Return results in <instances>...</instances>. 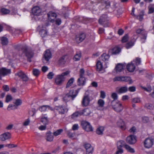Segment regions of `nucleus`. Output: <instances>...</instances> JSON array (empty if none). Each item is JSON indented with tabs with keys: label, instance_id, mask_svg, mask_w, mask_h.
I'll use <instances>...</instances> for the list:
<instances>
[{
	"label": "nucleus",
	"instance_id": "23",
	"mask_svg": "<svg viewBox=\"0 0 154 154\" xmlns=\"http://www.w3.org/2000/svg\"><path fill=\"white\" fill-rule=\"evenodd\" d=\"M105 102L103 100L99 99L98 101V106L97 108L98 110H102L103 109V106Z\"/></svg>",
	"mask_w": 154,
	"mask_h": 154
},
{
	"label": "nucleus",
	"instance_id": "31",
	"mask_svg": "<svg viewBox=\"0 0 154 154\" xmlns=\"http://www.w3.org/2000/svg\"><path fill=\"white\" fill-rule=\"evenodd\" d=\"M109 57V56L108 55H107L105 53H104L101 56L100 58L103 61L106 62L108 60Z\"/></svg>",
	"mask_w": 154,
	"mask_h": 154
},
{
	"label": "nucleus",
	"instance_id": "60",
	"mask_svg": "<svg viewBox=\"0 0 154 154\" xmlns=\"http://www.w3.org/2000/svg\"><path fill=\"white\" fill-rule=\"evenodd\" d=\"M112 97L114 99L113 100H116L118 98V95L115 93H113L111 95Z\"/></svg>",
	"mask_w": 154,
	"mask_h": 154
},
{
	"label": "nucleus",
	"instance_id": "26",
	"mask_svg": "<svg viewBox=\"0 0 154 154\" xmlns=\"http://www.w3.org/2000/svg\"><path fill=\"white\" fill-rule=\"evenodd\" d=\"M124 68L125 66H123V64L119 63L116 66L115 69L116 72H121Z\"/></svg>",
	"mask_w": 154,
	"mask_h": 154
},
{
	"label": "nucleus",
	"instance_id": "16",
	"mask_svg": "<svg viewBox=\"0 0 154 154\" xmlns=\"http://www.w3.org/2000/svg\"><path fill=\"white\" fill-rule=\"evenodd\" d=\"M86 37L85 33H82L77 35L76 36L75 39L76 42L80 43L85 39Z\"/></svg>",
	"mask_w": 154,
	"mask_h": 154
},
{
	"label": "nucleus",
	"instance_id": "1",
	"mask_svg": "<svg viewBox=\"0 0 154 154\" xmlns=\"http://www.w3.org/2000/svg\"><path fill=\"white\" fill-rule=\"evenodd\" d=\"M19 54L20 56H25L27 58V60L31 62V58L33 56V52L29 49L26 45H23L21 48V49L19 51Z\"/></svg>",
	"mask_w": 154,
	"mask_h": 154
},
{
	"label": "nucleus",
	"instance_id": "20",
	"mask_svg": "<svg viewBox=\"0 0 154 154\" xmlns=\"http://www.w3.org/2000/svg\"><path fill=\"white\" fill-rule=\"evenodd\" d=\"M51 54L50 51L47 50L45 51L43 57L46 61H48L51 57Z\"/></svg>",
	"mask_w": 154,
	"mask_h": 154
},
{
	"label": "nucleus",
	"instance_id": "25",
	"mask_svg": "<svg viewBox=\"0 0 154 154\" xmlns=\"http://www.w3.org/2000/svg\"><path fill=\"white\" fill-rule=\"evenodd\" d=\"M66 56H64L60 58L58 61V63L60 65L64 64L66 61Z\"/></svg>",
	"mask_w": 154,
	"mask_h": 154
},
{
	"label": "nucleus",
	"instance_id": "43",
	"mask_svg": "<svg viewBox=\"0 0 154 154\" xmlns=\"http://www.w3.org/2000/svg\"><path fill=\"white\" fill-rule=\"evenodd\" d=\"M1 12L3 14H6L9 13L10 11L8 9L3 8L1 9Z\"/></svg>",
	"mask_w": 154,
	"mask_h": 154
},
{
	"label": "nucleus",
	"instance_id": "7",
	"mask_svg": "<svg viewBox=\"0 0 154 154\" xmlns=\"http://www.w3.org/2000/svg\"><path fill=\"white\" fill-rule=\"evenodd\" d=\"M99 22L100 24L102 25L104 27L108 26L109 23L106 15H102L99 19Z\"/></svg>",
	"mask_w": 154,
	"mask_h": 154
},
{
	"label": "nucleus",
	"instance_id": "37",
	"mask_svg": "<svg viewBox=\"0 0 154 154\" xmlns=\"http://www.w3.org/2000/svg\"><path fill=\"white\" fill-rule=\"evenodd\" d=\"M1 43L3 45H6L8 43V40L7 38L2 37L1 39Z\"/></svg>",
	"mask_w": 154,
	"mask_h": 154
},
{
	"label": "nucleus",
	"instance_id": "56",
	"mask_svg": "<svg viewBox=\"0 0 154 154\" xmlns=\"http://www.w3.org/2000/svg\"><path fill=\"white\" fill-rule=\"evenodd\" d=\"M137 129L135 127H133L129 130V131L132 133L134 134L136 132Z\"/></svg>",
	"mask_w": 154,
	"mask_h": 154
},
{
	"label": "nucleus",
	"instance_id": "27",
	"mask_svg": "<svg viewBox=\"0 0 154 154\" xmlns=\"http://www.w3.org/2000/svg\"><path fill=\"white\" fill-rule=\"evenodd\" d=\"M125 143L123 140H121L119 141L117 143V149H122V147L126 145Z\"/></svg>",
	"mask_w": 154,
	"mask_h": 154
},
{
	"label": "nucleus",
	"instance_id": "15",
	"mask_svg": "<svg viewBox=\"0 0 154 154\" xmlns=\"http://www.w3.org/2000/svg\"><path fill=\"white\" fill-rule=\"evenodd\" d=\"M54 109L57 111L60 114H64L67 112L68 109L62 106H56L54 107Z\"/></svg>",
	"mask_w": 154,
	"mask_h": 154
},
{
	"label": "nucleus",
	"instance_id": "38",
	"mask_svg": "<svg viewBox=\"0 0 154 154\" xmlns=\"http://www.w3.org/2000/svg\"><path fill=\"white\" fill-rule=\"evenodd\" d=\"M145 107L146 109L150 110H153L154 107V106L152 104L149 103L146 104Z\"/></svg>",
	"mask_w": 154,
	"mask_h": 154
},
{
	"label": "nucleus",
	"instance_id": "13",
	"mask_svg": "<svg viewBox=\"0 0 154 154\" xmlns=\"http://www.w3.org/2000/svg\"><path fill=\"white\" fill-rule=\"evenodd\" d=\"M11 73V70L5 68H0V79L2 80V76H5Z\"/></svg>",
	"mask_w": 154,
	"mask_h": 154
},
{
	"label": "nucleus",
	"instance_id": "44",
	"mask_svg": "<svg viewBox=\"0 0 154 154\" xmlns=\"http://www.w3.org/2000/svg\"><path fill=\"white\" fill-rule=\"evenodd\" d=\"M74 81V79L73 78H71L68 81L66 85V88H67L68 87L71 86L73 82Z\"/></svg>",
	"mask_w": 154,
	"mask_h": 154
},
{
	"label": "nucleus",
	"instance_id": "3",
	"mask_svg": "<svg viewBox=\"0 0 154 154\" xmlns=\"http://www.w3.org/2000/svg\"><path fill=\"white\" fill-rule=\"evenodd\" d=\"M77 94L75 91L74 92L73 90L70 91L69 94H67L63 96V100L66 102L68 101L71 100H73Z\"/></svg>",
	"mask_w": 154,
	"mask_h": 154
},
{
	"label": "nucleus",
	"instance_id": "18",
	"mask_svg": "<svg viewBox=\"0 0 154 154\" xmlns=\"http://www.w3.org/2000/svg\"><path fill=\"white\" fill-rule=\"evenodd\" d=\"M84 146L86 149L87 154H92L93 151V148L89 143H86Z\"/></svg>",
	"mask_w": 154,
	"mask_h": 154
},
{
	"label": "nucleus",
	"instance_id": "36",
	"mask_svg": "<svg viewBox=\"0 0 154 154\" xmlns=\"http://www.w3.org/2000/svg\"><path fill=\"white\" fill-rule=\"evenodd\" d=\"M81 57V54L80 52H78L75 55L73 60L75 61H78L80 60Z\"/></svg>",
	"mask_w": 154,
	"mask_h": 154
},
{
	"label": "nucleus",
	"instance_id": "61",
	"mask_svg": "<svg viewBox=\"0 0 154 154\" xmlns=\"http://www.w3.org/2000/svg\"><path fill=\"white\" fill-rule=\"evenodd\" d=\"M149 119L148 117L144 116L142 118V121L144 123L147 122L149 121Z\"/></svg>",
	"mask_w": 154,
	"mask_h": 154
},
{
	"label": "nucleus",
	"instance_id": "4",
	"mask_svg": "<svg viewBox=\"0 0 154 154\" xmlns=\"http://www.w3.org/2000/svg\"><path fill=\"white\" fill-rule=\"evenodd\" d=\"M112 106L113 109L117 112H121L123 109L122 104L116 101L113 100L112 102Z\"/></svg>",
	"mask_w": 154,
	"mask_h": 154
},
{
	"label": "nucleus",
	"instance_id": "47",
	"mask_svg": "<svg viewBox=\"0 0 154 154\" xmlns=\"http://www.w3.org/2000/svg\"><path fill=\"white\" fill-rule=\"evenodd\" d=\"M17 108V106L14 105L9 104L8 106L7 109L8 110H14Z\"/></svg>",
	"mask_w": 154,
	"mask_h": 154
},
{
	"label": "nucleus",
	"instance_id": "14",
	"mask_svg": "<svg viewBox=\"0 0 154 154\" xmlns=\"http://www.w3.org/2000/svg\"><path fill=\"white\" fill-rule=\"evenodd\" d=\"M136 33L137 34H141L142 36L141 37V39L144 40V41L146 39L147 36V33L145 31L142 29H137L136 31Z\"/></svg>",
	"mask_w": 154,
	"mask_h": 154
},
{
	"label": "nucleus",
	"instance_id": "41",
	"mask_svg": "<svg viewBox=\"0 0 154 154\" xmlns=\"http://www.w3.org/2000/svg\"><path fill=\"white\" fill-rule=\"evenodd\" d=\"M48 18L49 19H51V17H56L57 16V15L56 13H55L52 12V11H50L49 12L48 14Z\"/></svg>",
	"mask_w": 154,
	"mask_h": 154
},
{
	"label": "nucleus",
	"instance_id": "21",
	"mask_svg": "<svg viewBox=\"0 0 154 154\" xmlns=\"http://www.w3.org/2000/svg\"><path fill=\"white\" fill-rule=\"evenodd\" d=\"M127 70L130 72H132L134 71L135 69V66L133 62L129 63L127 66Z\"/></svg>",
	"mask_w": 154,
	"mask_h": 154
},
{
	"label": "nucleus",
	"instance_id": "52",
	"mask_svg": "<svg viewBox=\"0 0 154 154\" xmlns=\"http://www.w3.org/2000/svg\"><path fill=\"white\" fill-rule=\"evenodd\" d=\"M12 98L10 95H7L6 97L5 102L8 103L12 100Z\"/></svg>",
	"mask_w": 154,
	"mask_h": 154
},
{
	"label": "nucleus",
	"instance_id": "33",
	"mask_svg": "<svg viewBox=\"0 0 154 154\" xmlns=\"http://www.w3.org/2000/svg\"><path fill=\"white\" fill-rule=\"evenodd\" d=\"M47 108H48L51 110H53V109L48 105H43L40 107L39 108V110L41 112L45 111L46 110Z\"/></svg>",
	"mask_w": 154,
	"mask_h": 154
},
{
	"label": "nucleus",
	"instance_id": "53",
	"mask_svg": "<svg viewBox=\"0 0 154 154\" xmlns=\"http://www.w3.org/2000/svg\"><path fill=\"white\" fill-rule=\"evenodd\" d=\"M132 62H135L137 65H138L140 64L141 63L140 59L138 57H137L136 58L135 60H134Z\"/></svg>",
	"mask_w": 154,
	"mask_h": 154
},
{
	"label": "nucleus",
	"instance_id": "34",
	"mask_svg": "<svg viewBox=\"0 0 154 154\" xmlns=\"http://www.w3.org/2000/svg\"><path fill=\"white\" fill-rule=\"evenodd\" d=\"M125 148L128 152L131 153H134L135 152L134 149L128 145H125Z\"/></svg>",
	"mask_w": 154,
	"mask_h": 154
},
{
	"label": "nucleus",
	"instance_id": "40",
	"mask_svg": "<svg viewBox=\"0 0 154 154\" xmlns=\"http://www.w3.org/2000/svg\"><path fill=\"white\" fill-rule=\"evenodd\" d=\"M103 130V128L102 127H100L97 129L96 133L99 135L102 134Z\"/></svg>",
	"mask_w": 154,
	"mask_h": 154
},
{
	"label": "nucleus",
	"instance_id": "6",
	"mask_svg": "<svg viewBox=\"0 0 154 154\" xmlns=\"http://www.w3.org/2000/svg\"><path fill=\"white\" fill-rule=\"evenodd\" d=\"M81 124L82 128L85 131L87 132L93 131L92 127L90 123L88 122L83 121L81 122Z\"/></svg>",
	"mask_w": 154,
	"mask_h": 154
},
{
	"label": "nucleus",
	"instance_id": "12",
	"mask_svg": "<svg viewBox=\"0 0 154 154\" xmlns=\"http://www.w3.org/2000/svg\"><path fill=\"white\" fill-rule=\"evenodd\" d=\"M11 137V134L9 132H6L0 135V140L4 141L10 139Z\"/></svg>",
	"mask_w": 154,
	"mask_h": 154
},
{
	"label": "nucleus",
	"instance_id": "39",
	"mask_svg": "<svg viewBox=\"0 0 154 154\" xmlns=\"http://www.w3.org/2000/svg\"><path fill=\"white\" fill-rule=\"evenodd\" d=\"M120 49L118 47H115L112 49V54H116L119 53L120 51Z\"/></svg>",
	"mask_w": 154,
	"mask_h": 154
},
{
	"label": "nucleus",
	"instance_id": "10",
	"mask_svg": "<svg viewBox=\"0 0 154 154\" xmlns=\"http://www.w3.org/2000/svg\"><path fill=\"white\" fill-rule=\"evenodd\" d=\"M15 75L16 76H18L23 81L26 82L29 80V78L27 76L21 71H19L16 73Z\"/></svg>",
	"mask_w": 154,
	"mask_h": 154
},
{
	"label": "nucleus",
	"instance_id": "19",
	"mask_svg": "<svg viewBox=\"0 0 154 154\" xmlns=\"http://www.w3.org/2000/svg\"><path fill=\"white\" fill-rule=\"evenodd\" d=\"M77 84L79 86H83L86 82V79L84 77H80L77 80Z\"/></svg>",
	"mask_w": 154,
	"mask_h": 154
},
{
	"label": "nucleus",
	"instance_id": "49",
	"mask_svg": "<svg viewBox=\"0 0 154 154\" xmlns=\"http://www.w3.org/2000/svg\"><path fill=\"white\" fill-rule=\"evenodd\" d=\"M63 131L62 129H59L54 132L53 134L54 136H57L60 135Z\"/></svg>",
	"mask_w": 154,
	"mask_h": 154
},
{
	"label": "nucleus",
	"instance_id": "30",
	"mask_svg": "<svg viewBox=\"0 0 154 154\" xmlns=\"http://www.w3.org/2000/svg\"><path fill=\"white\" fill-rule=\"evenodd\" d=\"M82 115L87 116L89 115L91 112L89 109H85L84 110L81 111Z\"/></svg>",
	"mask_w": 154,
	"mask_h": 154
},
{
	"label": "nucleus",
	"instance_id": "45",
	"mask_svg": "<svg viewBox=\"0 0 154 154\" xmlns=\"http://www.w3.org/2000/svg\"><path fill=\"white\" fill-rule=\"evenodd\" d=\"M41 122L43 124L46 125L48 123L47 118L45 117L42 118L41 119Z\"/></svg>",
	"mask_w": 154,
	"mask_h": 154
},
{
	"label": "nucleus",
	"instance_id": "59",
	"mask_svg": "<svg viewBox=\"0 0 154 154\" xmlns=\"http://www.w3.org/2000/svg\"><path fill=\"white\" fill-rule=\"evenodd\" d=\"M54 75V73L52 72H51L49 73L47 75V78L49 79H51L53 78Z\"/></svg>",
	"mask_w": 154,
	"mask_h": 154
},
{
	"label": "nucleus",
	"instance_id": "48",
	"mask_svg": "<svg viewBox=\"0 0 154 154\" xmlns=\"http://www.w3.org/2000/svg\"><path fill=\"white\" fill-rule=\"evenodd\" d=\"M143 15L144 14L143 12L141 11L139 15L136 16V17L137 19H139L140 21H141L143 19Z\"/></svg>",
	"mask_w": 154,
	"mask_h": 154
},
{
	"label": "nucleus",
	"instance_id": "64",
	"mask_svg": "<svg viewBox=\"0 0 154 154\" xmlns=\"http://www.w3.org/2000/svg\"><path fill=\"white\" fill-rule=\"evenodd\" d=\"M79 128V126L77 124H75L74 125L72 128V129L73 130H77Z\"/></svg>",
	"mask_w": 154,
	"mask_h": 154
},
{
	"label": "nucleus",
	"instance_id": "2",
	"mask_svg": "<svg viewBox=\"0 0 154 154\" xmlns=\"http://www.w3.org/2000/svg\"><path fill=\"white\" fill-rule=\"evenodd\" d=\"M69 74L68 71L62 73L61 74L57 75L55 79V82L57 85H61L64 81L65 76Z\"/></svg>",
	"mask_w": 154,
	"mask_h": 154
},
{
	"label": "nucleus",
	"instance_id": "32",
	"mask_svg": "<svg viewBox=\"0 0 154 154\" xmlns=\"http://www.w3.org/2000/svg\"><path fill=\"white\" fill-rule=\"evenodd\" d=\"M97 70L98 71H100L103 69V65L100 61H98L97 62Z\"/></svg>",
	"mask_w": 154,
	"mask_h": 154
},
{
	"label": "nucleus",
	"instance_id": "5",
	"mask_svg": "<svg viewBox=\"0 0 154 154\" xmlns=\"http://www.w3.org/2000/svg\"><path fill=\"white\" fill-rule=\"evenodd\" d=\"M114 82L116 81L128 82H129V83L131 84L132 83V81L131 78L127 76H116L113 79Z\"/></svg>",
	"mask_w": 154,
	"mask_h": 154
},
{
	"label": "nucleus",
	"instance_id": "46",
	"mask_svg": "<svg viewBox=\"0 0 154 154\" xmlns=\"http://www.w3.org/2000/svg\"><path fill=\"white\" fill-rule=\"evenodd\" d=\"M134 45V42L132 41H130L126 44L125 46L127 49H128Z\"/></svg>",
	"mask_w": 154,
	"mask_h": 154
},
{
	"label": "nucleus",
	"instance_id": "58",
	"mask_svg": "<svg viewBox=\"0 0 154 154\" xmlns=\"http://www.w3.org/2000/svg\"><path fill=\"white\" fill-rule=\"evenodd\" d=\"M85 71L83 69H80L79 71V76L84 77Z\"/></svg>",
	"mask_w": 154,
	"mask_h": 154
},
{
	"label": "nucleus",
	"instance_id": "28",
	"mask_svg": "<svg viewBox=\"0 0 154 154\" xmlns=\"http://www.w3.org/2000/svg\"><path fill=\"white\" fill-rule=\"evenodd\" d=\"M82 115L81 111H76L72 114L71 115V118L74 119L77 117L81 116Z\"/></svg>",
	"mask_w": 154,
	"mask_h": 154
},
{
	"label": "nucleus",
	"instance_id": "35",
	"mask_svg": "<svg viewBox=\"0 0 154 154\" xmlns=\"http://www.w3.org/2000/svg\"><path fill=\"white\" fill-rule=\"evenodd\" d=\"M140 87L142 89L148 92H151L152 90L151 88V87L150 86V85H147V87H145L142 86H141Z\"/></svg>",
	"mask_w": 154,
	"mask_h": 154
},
{
	"label": "nucleus",
	"instance_id": "17",
	"mask_svg": "<svg viewBox=\"0 0 154 154\" xmlns=\"http://www.w3.org/2000/svg\"><path fill=\"white\" fill-rule=\"evenodd\" d=\"M90 100L88 95H85L84 96L82 102V105L83 106H87L89 104Z\"/></svg>",
	"mask_w": 154,
	"mask_h": 154
},
{
	"label": "nucleus",
	"instance_id": "29",
	"mask_svg": "<svg viewBox=\"0 0 154 154\" xmlns=\"http://www.w3.org/2000/svg\"><path fill=\"white\" fill-rule=\"evenodd\" d=\"M117 125L122 130H125V123L122 120H121L119 121L117 123Z\"/></svg>",
	"mask_w": 154,
	"mask_h": 154
},
{
	"label": "nucleus",
	"instance_id": "62",
	"mask_svg": "<svg viewBox=\"0 0 154 154\" xmlns=\"http://www.w3.org/2000/svg\"><path fill=\"white\" fill-rule=\"evenodd\" d=\"M123 152V150L122 149H119L117 148V150L115 154H122Z\"/></svg>",
	"mask_w": 154,
	"mask_h": 154
},
{
	"label": "nucleus",
	"instance_id": "54",
	"mask_svg": "<svg viewBox=\"0 0 154 154\" xmlns=\"http://www.w3.org/2000/svg\"><path fill=\"white\" fill-rule=\"evenodd\" d=\"M14 103L16 106L20 105L22 103V101L20 99H17L16 100L15 102H14Z\"/></svg>",
	"mask_w": 154,
	"mask_h": 154
},
{
	"label": "nucleus",
	"instance_id": "55",
	"mask_svg": "<svg viewBox=\"0 0 154 154\" xmlns=\"http://www.w3.org/2000/svg\"><path fill=\"white\" fill-rule=\"evenodd\" d=\"M128 36L127 35H126L123 37L122 40V42L123 43L126 42L128 40Z\"/></svg>",
	"mask_w": 154,
	"mask_h": 154
},
{
	"label": "nucleus",
	"instance_id": "63",
	"mask_svg": "<svg viewBox=\"0 0 154 154\" xmlns=\"http://www.w3.org/2000/svg\"><path fill=\"white\" fill-rule=\"evenodd\" d=\"M128 90L131 92H134L136 91V88L134 86L130 87L128 88Z\"/></svg>",
	"mask_w": 154,
	"mask_h": 154
},
{
	"label": "nucleus",
	"instance_id": "9",
	"mask_svg": "<svg viewBox=\"0 0 154 154\" xmlns=\"http://www.w3.org/2000/svg\"><path fill=\"white\" fill-rule=\"evenodd\" d=\"M153 144V139L150 138H146L144 142V147L147 148L151 147Z\"/></svg>",
	"mask_w": 154,
	"mask_h": 154
},
{
	"label": "nucleus",
	"instance_id": "24",
	"mask_svg": "<svg viewBox=\"0 0 154 154\" xmlns=\"http://www.w3.org/2000/svg\"><path fill=\"white\" fill-rule=\"evenodd\" d=\"M53 139V136L50 131H48L46 133V139L47 141H51Z\"/></svg>",
	"mask_w": 154,
	"mask_h": 154
},
{
	"label": "nucleus",
	"instance_id": "42",
	"mask_svg": "<svg viewBox=\"0 0 154 154\" xmlns=\"http://www.w3.org/2000/svg\"><path fill=\"white\" fill-rule=\"evenodd\" d=\"M39 34L42 37H43L47 35V32L46 30L42 29L40 31Z\"/></svg>",
	"mask_w": 154,
	"mask_h": 154
},
{
	"label": "nucleus",
	"instance_id": "8",
	"mask_svg": "<svg viewBox=\"0 0 154 154\" xmlns=\"http://www.w3.org/2000/svg\"><path fill=\"white\" fill-rule=\"evenodd\" d=\"M45 11L38 6H35L33 7L32 9V13L36 16H39L42 14V13Z\"/></svg>",
	"mask_w": 154,
	"mask_h": 154
},
{
	"label": "nucleus",
	"instance_id": "50",
	"mask_svg": "<svg viewBox=\"0 0 154 154\" xmlns=\"http://www.w3.org/2000/svg\"><path fill=\"white\" fill-rule=\"evenodd\" d=\"M132 101L134 103H139L140 102V100L139 98L135 97L132 99Z\"/></svg>",
	"mask_w": 154,
	"mask_h": 154
},
{
	"label": "nucleus",
	"instance_id": "57",
	"mask_svg": "<svg viewBox=\"0 0 154 154\" xmlns=\"http://www.w3.org/2000/svg\"><path fill=\"white\" fill-rule=\"evenodd\" d=\"M6 147H7L9 148H12L14 147H16L17 146V145H14L12 144H7L5 146Z\"/></svg>",
	"mask_w": 154,
	"mask_h": 154
},
{
	"label": "nucleus",
	"instance_id": "11",
	"mask_svg": "<svg viewBox=\"0 0 154 154\" xmlns=\"http://www.w3.org/2000/svg\"><path fill=\"white\" fill-rule=\"evenodd\" d=\"M126 140L128 143L130 144H133L135 143L137 141L136 137L134 135H131L127 137Z\"/></svg>",
	"mask_w": 154,
	"mask_h": 154
},
{
	"label": "nucleus",
	"instance_id": "51",
	"mask_svg": "<svg viewBox=\"0 0 154 154\" xmlns=\"http://www.w3.org/2000/svg\"><path fill=\"white\" fill-rule=\"evenodd\" d=\"M32 72L33 75L35 76H38L40 73L39 70L37 69H33Z\"/></svg>",
	"mask_w": 154,
	"mask_h": 154
},
{
	"label": "nucleus",
	"instance_id": "22",
	"mask_svg": "<svg viewBox=\"0 0 154 154\" xmlns=\"http://www.w3.org/2000/svg\"><path fill=\"white\" fill-rule=\"evenodd\" d=\"M128 90V88L127 86H122L119 88H117L116 92L118 94H122L127 92Z\"/></svg>",
	"mask_w": 154,
	"mask_h": 154
}]
</instances>
